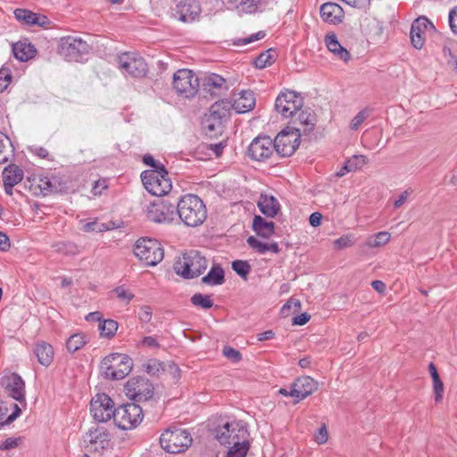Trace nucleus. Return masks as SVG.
<instances>
[{
    "instance_id": "nucleus-18",
    "label": "nucleus",
    "mask_w": 457,
    "mask_h": 457,
    "mask_svg": "<svg viewBox=\"0 0 457 457\" xmlns=\"http://www.w3.org/2000/svg\"><path fill=\"white\" fill-rule=\"evenodd\" d=\"M426 31L436 32L434 24L425 16H420L411 23L410 38L412 46L421 49L424 46Z\"/></svg>"
},
{
    "instance_id": "nucleus-49",
    "label": "nucleus",
    "mask_w": 457,
    "mask_h": 457,
    "mask_svg": "<svg viewBox=\"0 0 457 457\" xmlns=\"http://www.w3.org/2000/svg\"><path fill=\"white\" fill-rule=\"evenodd\" d=\"M370 111L365 108L361 110L351 120L350 129L356 130L363 123V121L369 117Z\"/></svg>"
},
{
    "instance_id": "nucleus-42",
    "label": "nucleus",
    "mask_w": 457,
    "mask_h": 457,
    "mask_svg": "<svg viewBox=\"0 0 457 457\" xmlns=\"http://www.w3.org/2000/svg\"><path fill=\"white\" fill-rule=\"evenodd\" d=\"M391 235L386 231H381L367 238L366 245L370 248L385 245L390 240Z\"/></svg>"
},
{
    "instance_id": "nucleus-53",
    "label": "nucleus",
    "mask_w": 457,
    "mask_h": 457,
    "mask_svg": "<svg viewBox=\"0 0 457 457\" xmlns=\"http://www.w3.org/2000/svg\"><path fill=\"white\" fill-rule=\"evenodd\" d=\"M222 353L227 359H228L234 363H237L242 360L241 353L238 350L228 345L223 347Z\"/></svg>"
},
{
    "instance_id": "nucleus-36",
    "label": "nucleus",
    "mask_w": 457,
    "mask_h": 457,
    "mask_svg": "<svg viewBox=\"0 0 457 457\" xmlns=\"http://www.w3.org/2000/svg\"><path fill=\"white\" fill-rule=\"evenodd\" d=\"M246 242L252 249L255 250L257 253H259L261 254H263L269 251L272 252L274 253H278L280 251V248H279L278 243H276V242L264 243V242L258 240L253 236L249 237L246 239Z\"/></svg>"
},
{
    "instance_id": "nucleus-35",
    "label": "nucleus",
    "mask_w": 457,
    "mask_h": 457,
    "mask_svg": "<svg viewBox=\"0 0 457 457\" xmlns=\"http://www.w3.org/2000/svg\"><path fill=\"white\" fill-rule=\"evenodd\" d=\"M203 284L208 286H220L225 282L224 270L220 264H213L209 272L201 279Z\"/></svg>"
},
{
    "instance_id": "nucleus-57",
    "label": "nucleus",
    "mask_w": 457,
    "mask_h": 457,
    "mask_svg": "<svg viewBox=\"0 0 457 457\" xmlns=\"http://www.w3.org/2000/svg\"><path fill=\"white\" fill-rule=\"evenodd\" d=\"M249 13L255 12L262 0H236Z\"/></svg>"
},
{
    "instance_id": "nucleus-38",
    "label": "nucleus",
    "mask_w": 457,
    "mask_h": 457,
    "mask_svg": "<svg viewBox=\"0 0 457 457\" xmlns=\"http://www.w3.org/2000/svg\"><path fill=\"white\" fill-rule=\"evenodd\" d=\"M14 156V147L10 138L0 132V164L5 163Z\"/></svg>"
},
{
    "instance_id": "nucleus-15",
    "label": "nucleus",
    "mask_w": 457,
    "mask_h": 457,
    "mask_svg": "<svg viewBox=\"0 0 457 457\" xmlns=\"http://www.w3.org/2000/svg\"><path fill=\"white\" fill-rule=\"evenodd\" d=\"M90 412L96 421L106 422L114 418V402L107 394L98 393L90 402Z\"/></svg>"
},
{
    "instance_id": "nucleus-7",
    "label": "nucleus",
    "mask_w": 457,
    "mask_h": 457,
    "mask_svg": "<svg viewBox=\"0 0 457 457\" xmlns=\"http://www.w3.org/2000/svg\"><path fill=\"white\" fill-rule=\"evenodd\" d=\"M142 407L136 403H128L116 408L114 424L122 430L137 428L143 420Z\"/></svg>"
},
{
    "instance_id": "nucleus-44",
    "label": "nucleus",
    "mask_w": 457,
    "mask_h": 457,
    "mask_svg": "<svg viewBox=\"0 0 457 457\" xmlns=\"http://www.w3.org/2000/svg\"><path fill=\"white\" fill-rule=\"evenodd\" d=\"M231 425L227 422L222 428H219L216 433V438L221 445L232 444V435L235 432V428L230 429Z\"/></svg>"
},
{
    "instance_id": "nucleus-5",
    "label": "nucleus",
    "mask_w": 457,
    "mask_h": 457,
    "mask_svg": "<svg viewBox=\"0 0 457 457\" xmlns=\"http://www.w3.org/2000/svg\"><path fill=\"white\" fill-rule=\"evenodd\" d=\"M301 128L287 126L273 140L276 154L280 157H289L295 154L300 145Z\"/></svg>"
},
{
    "instance_id": "nucleus-19",
    "label": "nucleus",
    "mask_w": 457,
    "mask_h": 457,
    "mask_svg": "<svg viewBox=\"0 0 457 457\" xmlns=\"http://www.w3.org/2000/svg\"><path fill=\"white\" fill-rule=\"evenodd\" d=\"M318 389V382L309 376L297 378L291 384V396L298 403Z\"/></svg>"
},
{
    "instance_id": "nucleus-30",
    "label": "nucleus",
    "mask_w": 457,
    "mask_h": 457,
    "mask_svg": "<svg viewBox=\"0 0 457 457\" xmlns=\"http://www.w3.org/2000/svg\"><path fill=\"white\" fill-rule=\"evenodd\" d=\"M243 435L246 433V430L243 428H239L232 437L233 445L228 449L226 457H245L249 450L250 443L245 439L242 442L239 441V434Z\"/></svg>"
},
{
    "instance_id": "nucleus-60",
    "label": "nucleus",
    "mask_w": 457,
    "mask_h": 457,
    "mask_svg": "<svg viewBox=\"0 0 457 457\" xmlns=\"http://www.w3.org/2000/svg\"><path fill=\"white\" fill-rule=\"evenodd\" d=\"M433 388L435 393V401L440 402L443 398L444 394V384L440 378L433 379Z\"/></svg>"
},
{
    "instance_id": "nucleus-10",
    "label": "nucleus",
    "mask_w": 457,
    "mask_h": 457,
    "mask_svg": "<svg viewBox=\"0 0 457 457\" xmlns=\"http://www.w3.org/2000/svg\"><path fill=\"white\" fill-rule=\"evenodd\" d=\"M173 88L178 95L186 98L193 97L199 90L198 77L188 69H181L173 74Z\"/></svg>"
},
{
    "instance_id": "nucleus-4",
    "label": "nucleus",
    "mask_w": 457,
    "mask_h": 457,
    "mask_svg": "<svg viewBox=\"0 0 457 457\" xmlns=\"http://www.w3.org/2000/svg\"><path fill=\"white\" fill-rule=\"evenodd\" d=\"M159 442L165 452L179 453L185 452L192 445L193 438L187 429L170 426L162 433Z\"/></svg>"
},
{
    "instance_id": "nucleus-23",
    "label": "nucleus",
    "mask_w": 457,
    "mask_h": 457,
    "mask_svg": "<svg viewBox=\"0 0 457 457\" xmlns=\"http://www.w3.org/2000/svg\"><path fill=\"white\" fill-rule=\"evenodd\" d=\"M201 6L196 0H182L177 5V13L179 21L183 22H191L199 16Z\"/></svg>"
},
{
    "instance_id": "nucleus-29",
    "label": "nucleus",
    "mask_w": 457,
    "mask_h": 457,
    "mask_svg": "<svg viewBox=\"0 0 457 457\" xmlns=\"http://www.w3.org/2000/svg\"><path fill=\"white\" fill-rule=\"evenodd\" d=\"M33 352L41 365L48 367L52 363L54 352L50 344L45 341H38L35 344Z\"/></svg>"
},
{
    "instance_id": "nucleus-41",
    "label": "nucleus",
    "mask_w": 457,
    "mask_h": 457,
    "mask_svg": "<svg viewBox=\"0 0 457 457\" xmlns=\"http://www.w3.org/2000/svg\"><path fill=\"white\" fill-rule=\"evenodd\" d=\"M101 337L112 338L118 329V322L114 320H102L98 325Z\"/></svg>"
},
{
    "instance_id": "nucleus-3",
    "label": "nucleus",
    "mask_w": 457,
    "mask_h": 457,
    "mask_svg": "<svg viewBox=\"0 0 457 457\" xmlns=\"http://www.w3.org/2000/svg\"><path fill=\"white\" fill-rule=\"evenodd\" d=\"M133 361L124 353H113L104 357L100 364L103 377L112 380H120L132 370Z\"/></svg>"
},
{
    "instance_id": "nucleus-37",
    "label": "nucleus",
    "mask_w": 457,
    "mask_h": 457,
    "mask_svg": "<svg viewBox=\"0 0 457 457\" xmlns=\"http://www.w3.org/2000/svg\"><path fill=\"white\" fill-rule=\"evenodd\" d=\"M24 177V172L18 165L11 163L4 167L3 171V181H7L8 185L19 184Z\"/></svg>"
},
{
    "instance_id": "nucleus-6",
    "label": "nucleus",
    "mask_w": 457,
    "mask_h": 457,
    "mask_svg": "<svg viewBox=\"0 0 457 457\" xmlns=\"http://www.w3.org/2000/svg\"><path fill=\"white\" fill-rule=\"evenodd\" d=\"M134 253L147 266H155L162 261L164 250L154 238L142 237L136 243Z\"/></svg>"
},
{
    "instance_id": "nucleus-61",
    "label": "nucleus",
    "mask_w": 457,
    "mask_h": 457,
    "mask_svg": "<svg viewBox=\"0 0 457 457\" xmlns=\"http://www.w3.org/2000/svg\"><path fill=\"white\" fill-rule=\"evenodd\" d=\"M21 441V437H8L4 441L0 444V450L8 451L13 449L19 445V443Z\"/></svg>"
},
{
    "instance_id": "nucleus-56",
    "label": "nucleus",
    "mask_w": 457,
    "mask_h": 457,
    "mask_svg": "<svg viewBox=\"0 0 457 457\" xmlns=\"http://www.w3.org/2000/svg\"><path fill=\"white\" fill-rule=\"evenodd\" d=\"M442 52H443L444 57L446 58V60H447V64L449 66H451L454 71L457 72V56L454 55L452 53L451 48L446 46H445L443 47Z\"/></svg>"
},
{
    "instance_id": "nucleus-46",
    "label": "nucleus",
    "mask_w": 457,
    "mask_h": 457,
    "mask_svg": "<svg viewBox=\"0 0 457 457\" xmlns=\"http://www.w3.org/2000/svg\"><path fill=\"white\" fill-rule=\"evenodd\" d=\"M14 16L19 21H22L25 25L33 26L35 12L32 11L18 8L14 11Z\"/></svg>"
},
{
    "instance_id": "nucleus-59",
    "label": "nucleus",
    "mask_w": 457,
    "mask_h": 457,
    "mask_svg": "<svg viewBox=\"0 0 457 457\" xmlns=\"http://www.w3.org/2000/svg\"><path fill=\"white\" fill-rule=\"evenodd\" d=\"M353 244V240L351 235H344L334 241V246L337 249H344L351 246Z\"/></svg>"
},
{
    "instance_id": "nucleus-63",
    "label": "nucleus",
    "mask_w": 457,
    "mask_h": 457,
    "mask_svg": "<svg viewBox=\"0 0 457 457\" xmlns=\"http://www.w3.org/2000/svg\"><path fill=\"white\" fill-rule=\"evenodd\" d=\"M29 151L34 154H36L37 156L42 158V159H46L48 158V155H49V153L48 151L43 147V146H38V145H31V146H29Z\"/></svg>"
},
{
    "instance_id": "nucleus-33",
    "label": "nucleus",
    "mask_w": 457,
    "mask_h": 457,
    "mask_svg": "<svg viewBox=\"0 0 457 457\" xmlns=\"http://www.w3.org/2000/svg\"><path fill=\"white\" fill-rule=\"evenodd\" d=\"M252 228L259 237L263 238H270L275 234V223L266 220L260 215L253 217Z\"/></svg>"
},
{
    "instance_id": "nucleus-27",
    "label": "nucleus",
    "mask_w": 457,
    "mask_h": 457,
    "mask_svg": "<svg viewBox=\"0 0 457 457\" xmlns=\"http://www.w3.org/2000/svg\"><path fill=\"white\" fill-rule=\"evenodd\" d=\"M201 125L205 135L211 138H217L224 131V123L205 113L202 117Z\"/></svg>"
},
{
    "instance_id": "nucleus-11",
    "label": "nucleus",
    "mask_w": 457,
    "mask_h": 457,
    "mask_svg": "<svg viewBox=\"0 0 457 457\" xmlns=\"http://www.w3.org/2000/svg\"><path fill=\"white\" fill-rule=\"evenodd\" d=\"M25 187L32 191L34 195H38V192H37L38 189L43 195L62 193L66 188L65 183L57 176L28 178Z\"/></svg>"
},
{
    "instance_id": "nucleus-25",
    "label": "nucleus",
    "mask_w": 457,
    "mask_h": 457,
    "mask_svg": "<svg viewBox=\"0 0 457 457\" xmlns=\"http://www.w3.org/2000/svg\"><path fill=\"white\" fill-rule=\"evenodd\" d=\"M202 87L203 90L212 97L218 96L223 89H228L225 79L216 73L204 76Z\"/></svg>"
},
{
    "instance_id": "nucleus-22",
    "label": "nucleus",
    "mask_w": 457,
    "mask_h": 457,
    "mask_svg": "<svg viewBox=\"0 0 457 457\" xmlns=\"http://www.w3.org/2000/svg\"><path fill=\"white\" fill-rule=\"evenodd\" d=\"M317 122V115L313 110L311 108L301 109L300 112L297 114V117L291 118L289 122V126H301V131L303 134H309L315 129Z\"/></svg>"
},
{
    "instance_id": "nucleus-26",
    "label": "nucleus",
    "mask_w": 457,
    "mask_h": 457,
    "mask_svg": "<svg viewBox=\"0 0 457 457\" xmlns=\"http://www.w3.org/2000/svg\"><path fill=\"white\" fill-rule=\"evenodd\" d=\"M255 106L254 94L251 90H243L239 94V97L231 104V109L237 113H245L252 111Z\"/></svg>"
},
{
    "instance_id": "nucleus-62",
    "label": "nucleus",
    "mask_w": 457,
    "mask_h": 457,
    "mask_svg": "<svg viewBox=\"0 0 457 457\" xmlns=\"http://www.w3.org/2000/svg\"><path fill=\"white\" fill-rule=\"evenodd\" d=\"M328 434L326 428V425H322L319 430L318 433L315 435V440L318 444L322 445L328 441Z\"/></svg>"
},
{
    "instance_id": "nucleus-45",
    "label": "nucleus",
    "mask_w": 457,
    "mask_h": 457,
    "mask_svg": "<svg viewBox=\"0 0 457 457\" xmlns=\"http://www.w3.org/2000/svg\"><path fill=\"white\" fill-rule=\"evenodd\" d=\"M232 270L242 278L246 279L250 271L251 265L247 261L236 260L232 262Z\"/></svg>"
},
{
    "instance_id": "nucleus-48",
    "label": "nucleus",
    "mask_w": 457,
    "mask_h": 457,
    "mask_svg": "<svg viewBox=\"0 0 457 457\" xmlns=\"http://www.w3.org/2000/svg\"><path fill=\"white\" fill-rule=\"evenodd\" d=\"M144 367L145 371L151 376L157 375L161 370H164L163 362L156 359L149 360L146 363L144 364Z\"/></svg>"
},
{
    "instance_id": "nucleus-24",
    "label": "nucleus",
    "mask_w": 457,
    "mask_h": 457,
    "mask_svg": "<svg viewBox=\"0 0 457 457\" xmlns=\"http://www.w3.org/2000/svg\"><path fill=\"white\" fill-rule=\"evenodd\" d=\"M320 13L325 22L334 25L341 23L345 15L343 8L339 4L332 2L321 4Z\"/></svg>"
},
{
    "instance_id": "nucleus-34",
    "label": "nucleus",
    "mask_w": 457,
    "mask_h": 457,
    "mask_svg": "<svg viewBox=\"0 0 457 457\" xmlns=\"http://www.w3.org/2000/svg\"><path fill=\"white\" fill-rule=\"evenodd\" d=\"M231 110V102L227 99L218 100L211 105L207 114L215 117L221 122L229 117Z\"/></svg>"
},
{
    "instance_id": "nucleus-9",
    "label": "nucleus",
    "mask_w": 457,
    "mask_h": 457,
    "mask_svg": "<svg viewBox=\"0 0 457 457\" xmlns=\"http://www.w3.org/2000/svg\"><path fill=\"white\" fill-rule=\"evenodd\" d=\"M303 98L295 91H281L275 101V111L283 118H293L303 108Z\"/></svg>"
},
{
    "instance_id": "nucleus-13",
    "label": "nucleus",
    "mask_w": 457,
    "mask_h": 457,
    "mask_svg": "<svg viewBox=\"0 0 457 457\" xmlns=\"http://www.w3.org/2000/svg\"><path fill=\"white\" fill-rule=\"evenodd\" d=\"M126 395L134 402H147L154 394L153 384L145 377H133L125 385Z\"/></svg>"
},
{
    "instance_id": "nucleus-55",
    "label": "nucleus",
    "mask_w": 457,
    "mask_h": 457,
    "mask_svg": "<svg viewBox=\"0 0 457 457\" xmlns=\"http://www.w3.org/2000/svg\"><path fill=\"white\" fill-rule=\"evenodd\" d=\"M291 308H294V312H298L301 310V302L300 300L291 297L287 302L282 306L281 313L283 315H288V312Z\"/></svg>"
},
{
    "instance_id": "nucleus-8",
    "label": "nucleus",
    "mask_w": 457,
    "mask_h": 457,
    "mask_svg": "<svg viewBox=\"0 0 457 457\" xmlns=\"http://www.w3.org/2000/svg\"><path fill=\"white\" fill-rule=\"evenodd\" d=\"M91 46L80 37H63L60 39L57 53L68 62H80Z\"/></svg>"
},
{
    "instance_id": "nucleus-12",
    "label": "nucleus",
    "mask_w": 457,
    "mask_h": 457,
    "mask_svg": "<svg viewBox=\"0 0 457 457\" xmlns=\"http://www.w3.org/2000/svg\"><path fill=\"white\" fill-rule=\"evenodd\" d=\"M147 219L156 223H170L176 217V201L157 199L147 207Z\"/></svg>"
},
{
    "instance_id": "nucleus-43",
    "label": "nucleus",
    "mask_w": 457,
    "mask_h": 457,
    "mask_svg": "<svg viewBox=\"0 0 457 457\" xmlns=\"http://www.w3.org/2000/svg\"><path fill=\"white\" fill-rule=\"evenodd\" d=\"M190 302L193 305L204 310H209L213 306V301L211 295L201 293L194 294L190 298Z\"/></svg>"
},
{
    "instance_id": "nucleus-20",
    "label": "nucleus",
    "mask_w": 457,
    "mask_h": 457,
    "mask_svg": "<svg viewBox=\"0 0 457 457\" xmlns=\"http://www.w3.org/2000/svg\"><path fill=\"white\" fill-rule=\"evenodd\" d=\"M2 380L8 396L20 403L25 401V382L19 374L12 373L4 377Z\"/></svg>"
},
{
    "instance_id": "nucleus-14",
    "label": "nucleus",
    "mask_w": 457,
    "mask_h": 457,
    "mask_svg": "<svg viewBox=\"0 0 457 457\" xmlns=\"http://www.w3.org/2000/svg\"><path fill=\"white\" fill-rule=\"evenodd\" d=\"M117 62L122 72L128 73L133 78H144L148 72L145 60L136 53H123L118 55Z\"/></svg>"
},
{
    "instance_id": "nucleus-2",
    "label": "nucleus",
    "mask_w": 457,
    "mask_h": 457,
    "mask_svg": "<svg viewBox=\"0 0 457 457\" xmlns=\"http://www.w3.org/2000/svg\"><path fill=\"white\" fill-rule=\"evenodd\" d=\"M208 267V260L198 250L191 249L179 257L173 269L179 276L185 279H192L201 276Z\"/></svg>"
},
{
    "instance_id": "nucleus-50",
    "label": "nucleus",
    "mask_w": 457,
    "mask_h": 457,
    "mask_svg": "<svg viewBox=\"0 0 457 457\" xmlns=\"http://www.w3.org/2000/svg\"><path fill=\"white\" fill-rule=\"evenodd\" d=\"M12 79V74L9 68L0 69V93L4 91Z\"/></svg>"
},
{
    "instance_id": "nucleus-21",
    "label": "nucleus",
    "mask_w": 457,
    "mask_h": 457,
    "mask_svg": "<svg viewBox=\"0 0 457 457\" xmlns=\"http://www.w3.org/2000/svg\"><path fill=\"white\" fill-rule=\"evenodd\" d=\"M154 178V179L150 178H141L145 188L153 195H166L172 187L170 178L168 176Z\"/></svg>"
},
{
    "instance_id": "nucleus-58",
    "label": "nucleus",
    "mask_w": 457,
    "mask_h": 457,
    "mask_svg": "<svg viewBox=\"0 0 457 457\" xmlns=\"http://www.w3.org/2000/svg\"><path fill=\"white\" fill-rule=\"evenodd\" d=\"M13 411L12 412L7 416V418L4 420V422H0V428L3 427L11 424L14 421L21 413V410L17 403H11Z\"/></svg>"
},
{
    "instance_id": "nucleus-47",
    "label": "nucleus",
    "mask_w": 457,
    "mask_h": 457,
    "mask_svg": "<svg viewBox=\"0 0 457 457\" xmlns=\"http://www.w3.org/2000/svg\"><path fill=\"white\" fill-rule=\"evenodd\" d=\"M153 170H144L141 173V178H150L154 179V177H167L168 176V170H166L165 166L157 161L156 165L154 167H152Z\"/></svg>"
},
{
    "instance_id": "nucleus-32",
    "label": "nucleus",
    "mask_w": 457,
    "mask_h": 457,
    "mask_svg": "<svg viewBox=\"0 0 457 457\" xmlns=\"http://www.w3.org/2000/svg\"><path fill=\"white\" fill-rule=\"evenodd\" d=\"M258 208L266 217L274 218L280 210V204L274 196L262 195L258 202Z\"/></svg>"
},
{
    "instance_id": "nucleus-17",
    "label": "nucleus",
    "mask_w": 457,
    "mask_h": 457,
    "mask_svg": "<svg viewBox=\"0 0 457 457\" xmlns=\"http://www.w3.org/2000/svg\"><path fill=\"white\" fill-rule=\"evenodd\" d=\"M88 443L87 447L95 452H102L112 448L111 434L104 427L91 428L84 436Z\"/></svg>"
},
{
    "instance_id": "nucleus-31",
    "label": "nucleus",
    "mask_w": 457,
    "mask_h": 457,
    "mask_svg": "<svg viewBox=\"0 0 457 457\" xmlns=\"http://www.w3.org/2000/svg\"><path fill=\"white\" fill-rule=\"evenodd\" d=\"M325 43L328 49L338 59L345 62L351 59L349 51L339 43L335 33L327 34L325 36Z\"/></svg>"
},
{
    "instance_id": "nucleus-28",
    "label": "nucleus",
    "mask_w": 457,
    "mask_h": 457,
    "mask_svg": "<svg viewBox=\"0 0 457 457\" xmlns=\"http://www.w3.org/2000/svg\"><path fill=\"white\" fill-rule=\"evenodd\" d=\"M12 53L19 61L27 62L36 55L37 49L28 39H24L12 45Z\"/></svg>"
},
{
    "instance_id": "nucleus-1",
    "label": "nucleus",
    "mask_w": 457,
    "mask_h": 457,
    "mask_svg": "<svg viewBox=\"0 0 457 457\" xmlns=\"http://www.w3.org/2000/svg\"><path fill=\"white\" fill-rule=\"evenodd\" d=\"M176 215L188 227H196L206 219V208L196 195L187 194L176 202Z\"/></svg>"
},
{
    "instance_id": "nucleus-39",
    "label": "nucleus",
    "mask_w": 457,
    "mask_h": 457,
    "mask_svg": "<svg viewBox=\"0 0 457 457\" xmlns=\"http://www.w3.org/2000/svg\"><path fill=\"white\" fill-rule=\"evenodd\" d=\"M277 56L278 54L275 49L270 48L266 51L262 52L256 58H254L253 64L257 69H263L274 63L277 59Z\"/></svg>"
},
{
    "instance_id": "nucleus-40",
    "label": "nucleus",
    "mask_w": 457,
    "mask_h": 457,
    "mask_svg": "<svg viewBox=\"0 0 457 457\" xmlns=\"http://www.w3.org/2000/svg\"><path fill=\"white\" fill-rule=\"evenodd\" d=\"M88 338L84 333H76L71 335L66 341V347L70 353H75L81 349L87 343Z\"/></svg>"
},
{
    "instance_id": "nucleus-64",
    "label": "nucleus",
    "mask_w": 457,
    "mask_h": 457,
    "mask_svg": "<svg viewBox=\"0 0 457 457\" xmlns=\"http://www.w3.org/2000/svg\"><path fill=\"white\" fill-rule=\"evenodd\" d=\"M449 24H450L452 31L454 34H457V7H454L449 12Z\"/></svg>"
},
{
    "instance_id": "nucleus-51",
    "label": "nucleus",
    "mask_w": 457,
    "mask_h": 457,
    "mask_svg": "<svg viewBox=\"0 0 457 457\" xmlns=\"http://www.w3.org/2000/svg\"><path fill=\"white\" fill-rule=\"evenodd\" d=\"M266 36V32L263 30H260L254 34H252L251 36L245 37V38H238L235 39L233 41L234 46H244L250 43H253L256 40L262 39Z\"/></svg>"
},
{
    "instance_id": "nucleus-52",
    "label": "nucleus",
    "mask_w": 457,
    "mask_h": 457,
    "mask_svg": "<svg viewBox=\"0 0 457 457\" xmlns=\"http://www.w3.org/2000/svg\"><path fill=\"white\" fill-rule=\"evenodd\" d=\"M113 292L116 294L119 300L126 304H129L135 296L134 294L126 289L124 286L117 287L113 289Z\"/></svg>"
},
{
    "instance_id": "nucleus-16",
    "label": "nucleus",
    "mask_w": 457,
    "mask_h": 457,
    "mask_svg": "<svg viewBox=\"0 0 457 457\" xmlns=\"http://www.w3.org/2000/svg\"><path fill=\"white\" fill-rule=\"evenodd\" d=\"M275 152L273 140L266 135H259L253 139L246 150L247 156L255 162H265Z\"/></svg>"
},
{
    "instance_id": "nucleus-54",
    "label": "nucleus",
    "mask_w": 457,
    "mask_h": 457,
    "mask_svg": "<svg viewBox=\"0 0 457 457\" xmlns=\"http://www.w3.org/2000/svg\"><path fill=\"white\" fill-rule=\"evenodd\" d=\"M346 162L351 171H355L367 162V158L364 155H353L346 160Z\"/></svg>"
}]
</instances>
